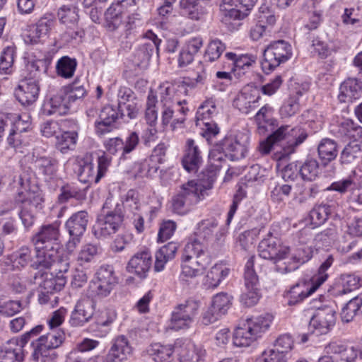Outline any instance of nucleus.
<instances>
[{"instance_id": "nucleus-1", "label": "nucleus", "mask_w": 362, "mask_h": 362, "mask_svg": "<svg viewBox=\"0 0 362 362\" xmlns=\"http://www.w3.org/2000/svg\"><path fill=\"white\" fill-rule=\"evenodd\" d=\"M307 137L308 134L302 127L290 128L289 126L283 125L260 144L259 149L264 154L274 151L275 158L280 161L294 153Z\"/></svg>"}, {"instance_id": "nucleus-2", "label": "nucleus", "mask_w": 362, "mask_h": 362, "mask_svg": "<svg viewBox=\"0 0 362 362\" xmlns=\"http://www.w3.org/2000/svg\"><path fill=\"white\" fill-rule=\"evenodd\" d=\"M16 191L15 201L22 205V208L41 209L44 202L42 192L38 185L32 181L30 173L24 169L17 172L10 183Z\"/></svg>"}, {"instance_id": "nucleus-3", "label": "nucleus", "mask_w": 362, "mask_h": 362, "mask_svg": "<svg viewBox=\"0 0 362 362\" xmlns=\"http://www.w3.org/2000/svg\"><path fill=\"white\" fill-rule=\"evenodd\" d=\"M124 217L122 205L113 197H107L93 227L94 236L100 239L115 234L121 227Z\"/></svg>"}, {"instance_id": "nucleus-4", "label": "nucleus", "mask_w": 362, "mask_h": 362, "mask_svg": "<svg viewBox=\"0 0 362 362\" xmlns=\"http://www.w3.org/2000/svg\"><path fill=\"white\" fill-rule=\"evenodd\" d=\"M211 188V185H203L200 180H189L182 185L179 193L173 198V209L178 214H185L190 209L204 199L206 191Z\"/></svg>"}, {"instance_id": "nucleus-5", "label": "nucleus", "mask_w": 362, "mask_h": 362, "mask_svg": "<svg viewBox=\"0 0 362 362\" xmlns=\"http://www.w3.org/2000/svg\"><path fill=\"white\" fill-rule=\"evenodd\" d=\"M272 322L269 315L251 317L236 328L233 334V344L238 347H247L266 332Z\"/></svg>"}, {"instance_id": "nucleus-6", "label": "nucleus", "mask_w": 362, "mask_h": 362, "mask_svg": "<svg viewBox=\"0 0 362 362\" xmlns=\"http://www.w3.org/2000/svg\"><path fill=\"white\" fill-rule=\"evenodd\" d=\"M110 164V159L105 154L98 158L97 170L90 155L78 158L76 160L75 172L78 180L83 183H98L105 175Z\"/></svg>"}, {"instance_id": "nucleus-7", "label": "nucleus", "mask_w": 362, "mask_h": 362, "mask_svg": "<svg viewBox=\"0 0 362 362\" xmlns=\"http://www.w3.org/2000/svg\"><path fill=\"white\" fill-rule=\"evenodd\" d=\"M292 55V48L289 43L284 40L275 41L264 50L261 62L262 71L269 74L281 64L288 61Z\"/></svg>"}, {"instance_id": "nucleus-8", "label": "nucleus", "mask_w": 362, "mask_h": 362, "mask_svg": "<svg viewBox=\"0 0 362 362\" xmlns=\"http://www.w3.org/2000/svg\"><path fill=\"white\" fill-rule=\"evenodd\" d=\"M42 330V326L37 325L20 338L15 337L7 341L0 350V362H23V347L32 337L37 336Z\"/></svg>"}, {"instance_id": "nucleus-9", "label": "nucleus", "mask_w": 362, "mask_h": 362, "mask_svg": "<svg viewBox=\"0 0 362 362\" xmlns=\"http://www.w3.org/2000/svg\"><path fill=\"white\" fill-rule=\"evenodd\" d=\"M199 307V302L191 298L178 304L172 313L170 329L175 331L188 329L197 315Z\"/></svg>"}, {"instance_id": "nucleus-10", "label": "nucleus", "mask_w": 362, "mask_h": 362, "mask_svg": "<svg viewBox=\"0 0 362 362\" xmlns=\"http://www.w3.org/2000/svg\"><path fill=\"white\" fill-rule=\"evenodd\" d=\"M118 284V278L113 267L110 265H103L95 273L91 281L90 288L99 298L108 296Z\"/></svg>"}, {"instance_id": "nucleus-11", "label": "nucleus", "mask_w": 362, "mask_h": 362, "mask_svg": "<svg viewBox=\"0 0 362 362\" xmlns=\"http://www.w3.org/2000/svg\"><path fill=\"white\" fill-rule=\"evenodd\" d=\"M337 309L333 302L322 304L316 308L310 321V327L316 334H327L335 325Z\"/></svg>"}, {"instance_id": "nucleus-12", "label": "nucleus", "mask_w": 362, "mask_h": 362, "mask_svg": "<svg viewBox=\"0 0 362 362\" xmlns=\"http://www.w3.org/2000/svg\"><path fill=\"white\" fill-rule=\"evenodd\" d=\"M248 144V135L240 132L235 136H226L216 145V150L224 153L232 160H239L245 156Z\"/></svg>"}, {"instance_id": "nucleus-13", "label": "nucleus", "mask_w": 362, "mask_h": 362, "mask_svg": "<svg viewBox=\"0 0 362 362\" xmlns=\"http://www.w3.org/2000/svg\"><path fill=\"white\" fill-rule=\"evenodd\" d=\"M161 106V121L163 126H167L170 123V128L173 131L183 127L186 115L189 112L185 100H182V103H175L170 105Z\"/></svg>"}, {"instance_id": "nucleus-14", "label": "nucleus", "mask_w": 362, "mask_h": 362, "mask_svg": "<svg viewBox=\"0 0 362 362\" xmlns=\"http://www.w3.org/2000/svg\"><path fill=\"white\" fill-rule=\"evenodd\" d=\"M88 215L85 211H80L73 214L66 222V228L70 235L67 243V249L73 251L80 243L81 238L86 230Z\"/></svg>"}, {"instance_id": "nucleus-15", "label": "nucleus", "mask_w": 362, "mask_h": 362, "mask_svg": "<svg viewBox=\"0 0 362 362\" xmlns=\"http://www.w3.org/2000/svg\"><path fill=\"white\" fill-rule=\"evenodd\" d=\"M258 252L262 258L272 260L274 264H277L288 257L290 248L280 244L276 238L269 237L259 243Z\"/></svg>"}, {"instance_id": "nucleus-16", "label": "nucleus", "mask_w": 362, "mask_h": 362, "mask_svg": "<svg viewBox=\"0 0 362 362\" xmlns=\"http://www.w3.org/2000/svg\"><path fill=\"white\" fill-rule=\"evenodd\" d=\"M210 264V258L182 257L180 282L188 284L192 279L202 276Z\"/></svg>"}, {"instance_id": "nucleus-17", "label": "nucleus", "mask_w": 362, "mask_h": 362, "mask_svg": "<svg viewBox=\"0 0 362 362\" xmlns=\"http://www.w3.org/2000/svg\"><path fill=\"white\" fill-rule=\"evenodd\" d=\"M64 339V333L61 330H52L32 342L33 356L37 359L39 357L47 356V351L59 347Z\"/></svg>"}, {"instance_id": "nucleus-18", "label": "nucleus", "mask_w": 362, "mask_h": 362, "mask_svg": "<svg viewBox=\"0 0 362 362\" xmlns=\"http://www.w3.org/2000/svg\"><path fill=\"white\" fill-rule=\"evenodd\" d=\"M139 143V137L136 132H132L122 140L119 137L109 139L104 143L106 151L112 155L121 153V158H124L126 155L132 152Z\"/></svg>"}, {"instance_id": "nucleus-19", "label": "nucleus", "mask_w": 362, "mask_h": 362, "mask_svg": "<svg viewBox=\"0 0 362 362\" xmlns=\"http://www.w3.org/2000/svg\"><path fill=\"white\" fill-rule=\"evenodd\" d=\"M33 282L47 293H53L64 288L66 278L64 275L54 276L48 270L38 269L33 274Z\"/></svg>"}, {"instance_id": "nucleus-20", "label": "nucleus", "mask_w": 362, "mask_h": 362, "mask_svg": "<svg viewBox=\"0 0 362 362\" xmlns=\"http://www.w3.org/2000/svg\"><path fill=\"white\" fill-rule=\"evenodd\" d=\"M174 353L177 355L180 362H198L205 351L188 339H177L174 344Z\"/></svg>"}, {"instance_id": "nucleus-21", "label": "nucleus", "mask_w": 362, "mask_h": 362, "mask_svg": "<svg viewBox=\"0 0 362 362\" xmlns=\"http://www.w3.org/2000/svg\"><path fill=\"white\" fill-rule=\"evenodd\" d=\"M261 96L257 88L246 86L233 100V106L243 114H248L258 106Z\"/></svg>"}, {"instance_id": "nucleus-22", "label": "nucleus", "mask_w": 362, "mask_h": 362, "mask_svg": "<svg viewBox=\"0 0 362 362\" xmlns=\"http://www.w3.org/2000/svg\"><path fill=\"white\" fill-rule=\"evenodd\" d=\"M59 236L57 223L42 226L39 232L33 238L35 248L44 249L59 248L58 238Z\"/></svg>"}, {"instance_id": "nucleus-23", "label": "nucleus", "mask_w": 362, "mask_h": 362, "mask_svg": "<svg viewBox=\"0 0 362 362\" xmlns=\"http://www.w3.org/2000/svg\"><path fill=\"white\" fill-rule=\"evenodd\" d=\"M95 310L94 302L89 298L79 300L71 312L69 323L73 327H81L90 321Z\"/></svg>"}, {"instance_id": "nucleus-24", "label": "nucleus", "mask_w": 362, "mask_h": 362, "mask_svg": "<svg viewBox=\"0 0 362 362\" xmlns=\"http://www.w3.org/2000/svg\"><path fill=\"white\" fill-rule=\"evenodd\" d=\"M32 164L34 173L45 181L52 180L58 170V162L49 156H33Z\"/></svg>"}, {"instance_id": "nucleus-25", "label": "nucleus", "mask_w": 362, "mask_h": 362, "mask_svg": "<svg viewBox=\"0 0 362 362\" xmlns=\"http://www.w3.org/2000/svg\"><path fill=\"white\" fill-rule=\"evenodd\" d=\"M133 349L124 335H119L112 340L111 348L105 356V362H117L126 360L132 354Z\"/></svg>"}, {"instance_id": "nucleus-26", "label": "nucleus", "mask_w": 362, "mask_h": 362, "mask_svg": "<svg viewBox=\"0 0 362 362\" xmlns=\"http://www.w3.org/2000/svg\"><path fill=\"white\" fill-rule=\"evenodd\" d=\"M124 114L119 109L112 105H106L100 111L98 119L95 122V132L101 136L110 132L111 126L119 117H123Z\"/></svg>"}, {"instance_id": "nucleus-27", "label": "nucleus", "mask_w": 362, "mask_h": 362, "mask_svg": "<svg viewBox=\"0 0 362 362\" xmlns=\"http://www.w3.org/2000/svg\"><path fill=\"white\" fill-rule=\"evenodd\" d=\"M313 255V249L310 246H301L297 248L291 255L288 262H284L283 265L276 264V269L280 273H288L298 269L299 264L309 261Z\"/></svg>"}, {"instance_id": "nucleus-28", "label": "nucleus", "mask_w": 362, "mask_h": 362, "mask_svg": "<svg viewBox=\"0 0 362 362\" xmlns=\"http://www.w3.org/2000/svg\"><path fill=\"white\" fill-rule=\"evenodd\" d=\"M203 45L204 40L200 36L187 40L182 45L177 58L178 66L183 68L190 64L202 48Z\"/></svg>"}, {"instance_id": "nucleus-29", "label": "nucleus", "mask_w": 362, "mask_h": 362, "mask_svg": "<svg viewBox=\"0 0 362 362\" xmlns=\"http://www.w3.org/2000/svg\"><path fill=\"white\" fill-rule=\"evenodd\" d=\"M53 24L52 20L42 18L35 24L28 26L23 35L25 42L30 45L37 43L48 35Z\"/></svg>"}, {"instance_id": "nucleus-30", "label": "nucleus", "mask_w": 362, "mask_h": 362, "mask_svg": "<svg viewBox=\"0 0 362 362\" xmlns=\"http://www.w3.org/2000/svg\"><path fill=\"white\" fill-rule=\"evenodd\" d=\"M64 126L71 129L64 131L60 136H57V147L63 153L69 150H74L78 140V132L79 126L78 123L72 120H64Z\"/></svg>"}, {"instance_id": "nucleus-31", "label": "nucleus", "mask_w": 362, "mask_h": 362, "mask_svg": "<svg viewBox=\"0 0 362 362\" xmlns=\"http://www.w3.org/2000/svg\"><path fill=\"white\" fill-rule=\"evenodd\" d=\"M39 92L38 82L29 79L22 81L18 85L15 90V95L23 105H29L37 100Z\"/></svg>"}, {"instance_id": "nucleus-32", "label": "nucleus", "mask_w": 362, "mask_h": 362, "mask_svg": "<svg viewBox=\"0 0 362 362\" xmlns=\"http://www.w3.org/2000/svg\"><path fill=\"white\" fill-rule=\"evenodd\" d=\"M152 264V257L149 252L142 251L135 254L129 261L127 269L140 278H145Z\"/></svg>"}, {"instance_id": "nucleus-33", "label": "nucleus", "mask_w": 362, "mask_h": 362, "mask_svg": "<svg viewBox=\"0 0 362 362\" xmlns=\"http://www.w3.org/2000/svg\"><path fill=\"white\" fill-rule=\"evenodd\" d=\"M185 153L182 158V165L189 173L196 172L202 163V157L199 146L194 140L188 139L185 145Z\"/></svg>"}, {"instance_id": "nucleus-34", "label": "nucleus", "mask_w": 362, "mask_h": 362, "mask_svg": "<svg viewBox=\"0 0 362 362\" xmlns=\"http://www.w3.org/2000/svg\"><path fill=\"white\" fill-rule=\"evenodd\" d=\"M317 288L318 287L315 286V284H313L311 279L310 282L298 281L287 293L288 304L293 305L301 302Z\"/></svg>"}, {"instance_id": "nucleus-35", "label": "nucleus", "mask_w": 362, "mask_h": 362, "mask_svg": "<svg viewBox=\"0 0 362 362\" xmlns=\"http://www.w3.org/2000/svg\"><path fill=\"white\" fill-rule=\"evenodd\" d=\"M361 93L362 81L355 78H349L340 85L338 98L341 103H349L358 99Z\"/></svg>"}, {"instance_id": "nucleus-36", "label": "nucleus", "mask_w": 362, "mask_h": 362, "mask_svg": "<svg viewBox=\"0 0 362 362\" xmlns=\"http://www.w3.org/2000/svg\"><path fill=\"white\" fill-rule=\"evenodd\" d=\"M70 104L62 90L57 94L46 101L42 106V112L47 116L64 115L69 110Z\"/></svg>"}, {"instance_id": "nucleus-37", "label": "nucleus", "mask_w": 362, "mask_h": 362, "mask_svg": "<svg viewBox=\"0 0 362 362\" xmlns=\"http://www.w3.org/2000/svg\"><path fill=\"white\" fill-rule=\"evenodd\" d=\"M148 94H152L155 96L156 103H158V98H159L161 105H170L175 103H182V100L179 99L175 94V86L169 81L161 83L156 89H151Z\"/></svg>"}, {"instance_id": "nucleus-38", "label": "nucleus", "mask_w": 362, "mask_h": 362, "mask_svg": "<svg viewBox=\"0 0 362 362\" xmlns=\"http://www.w3.org/2000/svg\"><path fill=\"white\" fill-rule=\"evenodd\" d=\"M35 260L32 267L37 271L38 269L49 270L55 263L57 258L58 248L44 249L35 248Z\"/></svg>"}, {"instance_id": "nucleus-39", "label": "nucleus", "mask_w": 362, "mask_h": 362, "mask_svg": "<svg viewBox=\"0 0 362 362\" xmlns=\"http://www.w3.org/2000/svg\"><path fill=\"white\" fill-rule=\"evenodd\" d=\"M332 131L338 134L339 136H347L354 140L362 139V128L349 118H341L333 126Z\"/></svg>"}, {"instance_id": "nucleus-40", "label": "nucleus", "mask_w": 362, "mask_h": 362, "mask_svg": "<svg viewBox=\"0 0 362 362\" xmlns=\"http://www.w3.org/2000/svg\"><path fill=\"white\" fill-rule=\"evenodd\" d=\"M226 57L233 62L231 71L239 77L248 71L256 62V57L251 54L238 56L233 52H227Z\"/></svg>"}, {"instance_id": "nucleus-41", "label": "nucleus", "mask_w": 362, "mask_h": 362, "mask_svg": "<svg viewBox=\"0 0 362 362\" xmlns=\"http://www.w3.org/2000/svg\"><path fill=\"white\" fill-rule=\"evenodd\" d=\"M178 247L179 245L177 243L170 242L156 252L154 264L156 272H159L164 269L165 264L175 257Z\"/></svg>"}, {"instance_id": "nucleus-42", "label": "nucleus", "mask_w": 362, "mask_h": 362, "mask_svg": "<svg viewBox=\"0 0 362 362\" xmlns=\"http://www.w3.org/2000/svg\"><path fill=\"white\" fill-rule=\"evenodd\" d=\"M273 111V108L267 104L255 115V119L258 125L259 134H264L267 132L273 131L276 122V120L272 118Z\"/></svg>"}, {"instance_id": "nucleus-43", "label": "nucleus", "mask_w": 362, "mask_h": 362, "mask_svg": "<svg viewBox=\"0 0 362 362\" xmlns=\"http://www.w3.org/2000/svg\"><path fill=\"white\" fill-rule=\"evenodd\" d=\"M230 269L223 264H216L207 272L204 284L206 288H215L228 276Z\"/></svg>"}, {"instance_id": "nucleus-44", "label": "nucleus", "mask_w": 362, "mask_h": 362, "mask_svg": "<svg viewBox=\"0 0 362 362\" xmlns=\"http://www.w3.org/2000/svg\"><path fill=\"white\" fill-rule=\"evenodd\" d=\"M127 13L113 3L105 13V24L109 31H115L122 24L124 16Z\"/></svg>"}, {"instance_id": "nucleus-45", "label": "nucleus", "mask_w": 362, "mask_h": 362, "mask_svg": "<svg viewBox=\"0 0 362 362\" xmlns=\"http://www.w3.org/2000/svg\"><path fill=\"white\" fill-rule=\"evenodd\" d=\"M221 11L223 15V22L227 25H233V21H241L247 16V13L245 11L238 6L237 4L233 6V4H230V1L228 2L224 1L221 5Z\"/></svg>"}, {"instance_id": "nucleus-46", "label": "nucleus", "mask_w": 362, "mask_h": 362, "mask_svg": "<svg viewBox=\"0 0 362 362\" xmlns=\"http://www.w3.org/2000/svg\"><path fill=\"white\" fill-rule=\"evenodd\" d=\"M31 259L30 250L27 247H22L7 257L6 264L13 270H21L25 267Z\"/></svg>"}, {"instance_id": "nucleus-47", "label": "nucleus", "mask_w": 362, "mask_h": 362, "mask_svg": "<svg viewBox=\"0 0 362 362\" xmlns=\"http://www.w3.org/2000/svg\"><path fill=\"white\" fill-rule=\"evenodd\" d=\"M85 83V81L76 78L72 83L61 89L69 104L83 98L86 95V89L84 86Z\"/></svg>"}, {"instance_id": "nucleus-48", "label": "nucleus", "mask_w": 362, "mask_h": 362, "mask_svg": "<svg viewBox=\"0 0 362 362\" xmlns=\"http://www.w3.org/2000/svg\"><path fill=\"white\" fill-rule=\"evenodd\" d=\"M362 139L354 140L347 144L341 154V161L342 163H352L358 160L361 158Z\"/></svg>"}, {"instance_id": "nucleus-49", "label": "nucleus", "mask_w": 362, "mask_h": 362, "mask_svg": "<svg viewBox=\"0 0 362 362\" xmlns=\"http://www.w3.org/2000/svg\"><path fill=\"white\" fill-rule=\"evenodd\" d=\"M206 246L198 238L190 240L185 246L182 257H197V259L209 258L206 253Z\"/></svg>"}, {"instance_id": "nucleus-50", "label": "nucleus", "mask_w": 362, "mask_h": 362, "mask_svg": "<svg viewBox=\"0 0 362 362\" xmlns=\"http://www.w3.org/2000/svg\"><path fill=\"white\" fill-rule=\"evenodd\" d=\"M329 349L332 353L339 354L341 360L344 362H354L360 352L358 349L354 346H344L337 343L330 344Z\"/></svg>"}, {"instance_id": "nucleus-51", "label": "nucleus", "mask_w": 362, "mask_h": 362, "mask_svg": "<svg viewBox=\"0 0 362 362\" xmlns=\"http://www.w3.org/2000/svg\"><path fill=\"white\" fill-rule=\"evenodd\" d=\"M148 355L153 361L162 362L167 360L174 353V345H163L154 343L147 350Z\"/></svg>"}, {"instance_id": "nucleus-52", "label": "nucleus", "mask_w": 362, "mask_h": 362, "mask_svg": "<svg viewBox=\"0 0 362 362\" xmlns=\"http://www.w3.org/2000/svg\"><path fill=\"white\" fill-rule=\"evenodd\" d=\"M334 206L320 204L315 206L310 211V216L313 224L320 226L323 224L334 213Z\"/></svg>"}, {"instance_id": "nucleus-53", "label": "nucleus", "mask_w": 362, "mask_h": 362, "mask_svg": "<svg viewBox=\"0 0 362 362\" xmlns=\"http://www.w3.org/2000/svg\"><path fill=\"white\" fill-rule=\"evenodd\" d=\"M320 158L325 162H330L337 156V145L334 140L329 139H322L317 148Z\"/></svg>"}, {"instance_id": "nucleus-54", "label": "nucleus", "mask_w": 362, "mask_h": 362, "mask_svg": "<svg viewBox=\"0 0 362 362\" xmlns=\"http://www.w3.org/2000/svg\"><path fill=\"white\" fill-rule=\"evenodd\" d=\"M76 66L77 62L74 58L64 56L57 62V73L62 78H70L74 76Z\"/></svg>"}, {"instance_id": "nucleus-55", "label": "nucleus", "mask_w": 362, "mask_h": 362, "mask_svg": "<svg viewBox=\"0 0 362 362\" xmlns=\"http://www.w3.org/2000/svg\"><path fill=\"white\" fill-rule=\"evenodd\" d=\"M217 227L218 221L214 218L202 220L197 224L196 237L208 241L212 238Z\"/></svg>"}, {"instance_id": "nucleus-56", "label": "nucleus", "mask_w": 362, "mask_h": 362, "mask_svg": "<svg viewBox=\"0 0 362 362\" xmlns=\"http://www.w3.org/2000/svg\"><path fill=\"white\" fill-rule=\"evenodd\" d=\"M58 17L62 23L74 28L78 21V9L72 6H63L58 11Z\"/></svg>"}, {"instance_id": "nucleus-57", "label": "nucleus", "mask_w": 362, "mask_h": 362, "mask_svg": "<svg viewBox=\"0 0 362 362\" xmlns=\"http://www.w3.org/2000/svg\"><path fill=\"white\" fill-rule=\"evenodd\" d=\"M362 305V295L351 299L343 308L341 317L343 322H349L356 315Z\"/></svg>"}, {"instance_id": "nucleus-58", "label": "nucleus", "mask_w": 362, "mask_h": 362, "mask_svg": "<svg viewBox=\"0 0 362 362\" xmlns=\"http://www.w3.org/2000/svg\"><path fill=\"white\" fill-rule=\"evenodd\" d=\"M32 140L33 135L31 134L20 133V132L9 129L7 142L11 147L20 149L22 147L28 146Z\"/></svg>"}, {"instance_id": "nucleus-59", "label": "nucleus", "mask_w": 362, "mask_h": 362, "mask_svg": "<svg viewBox=\"0 0 362 362\" xmlns=\"http://www.w3.org/2000/svg\"><path fill=\"white\" fill-rule=\"evenodd\" d=\"M9 129L20 132V133L31 134L32 135L30 117L25 113L20 115L11 116Z\"/></svg>"}, {"instance_id": "nucleus-60", "label": "nucleus", "mask_w": 362, "mask_h": 362, "mask_svg": "<svg viewBox=\"0 0 362 362\" xmlns=\"http://www.w3.org/2000/svg\"><path fill=\"white\" fill-rule=\"evenodd\" d=\"M299 173L304 180L313 181L319 175V165L315 159H307L299 167Z\"/></svg>"}, {"instance_id": "nucleus-61", "label": "nucleus", "mask_w": 362, "mask_h": 362, "mask_svg": "<svg viewBox=\"0 0 362 362\" xmlns=\"http://www.w3.org/2000/svg\"><path fill=\"white\" fill-rule=\"evenodd\" d=\"M339 293L346 294L360 286V279L354 274H341L339 280Z\"/></svg>"}, {"instance_id": "nucleus-62", "label": "nucleus", "mask_w": 362, "mask_h": 362, "mask_svg": "<svg viewBox=\"0 0 362 362\" xmlns=\"http://www.w3.org/2000/svg\"><path fill=\"white\" fill-rule=\"evenodd\" d=\"M217 113L215 101L213 99L206 100L198 109L197 112V124L199 122L209 121Z\"/></svg>"}, {"instance_id": "nucleus-63", "label": "nucleus", "mask_w": 362, "mask_h": 362, "mask_svg": "<svg viewBox=\"0 0 362 362\" xmlns=\"http://www.w3.org/2000/svg\"><path fill=\"white\" fill-rule=\"evenodd\" d=\"M98 254V247L96 245L86 244L81 247L78 252L76 261L81 266L91 262Z\"/></svg>"}, {"instance_id": "nucleus-64", "label": "nucleus", "mask_w": 362, "mask_h": 362, "mask_svg": "<svg viewBox=\"0 0 362 362\" xmlns=\"http://www.w3.org/2000/svg\"><path fill=\"white\" fill-rule=\"evenodd\" d=\"M15 50L11 47H6L0 57V74H11L13 71Z\"/></svg>"}]
</instances>
